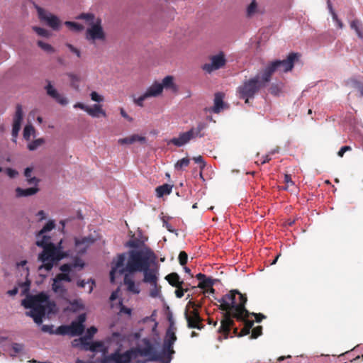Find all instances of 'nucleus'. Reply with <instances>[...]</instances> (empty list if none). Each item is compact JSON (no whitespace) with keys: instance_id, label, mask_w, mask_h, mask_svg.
Returning a JSON list of instances; mask_svg holds the SVG:
<instances>
[{"instance_id":"f257e3e1","label":"nucleus","mask_w":363,"mask_h":363,"mask_svg":"<svg viewBox=\"0 0 363 363\" xmlns=\"http://www.w3.org/2000/svg\"><path fill=\"white\" fill-rule=\"evenodd\" d=\"M125 272H143V281L156 286L158 269L155 253L148 247H143L139 250H131L128 252L118 255L116 259L113 260L110 272L111 282H114L115 274H123Z\"/></svg>"},{"instance_id":"f03ea898","label":"nucleus","mask_w":363,"mask_h":363,"mask_svg":"<svg viewBox=\"0 0 363 363\" xmlns=\"http://www.w3.org/2000/svg\"><path fill=\"white\" fill-rule=\"evenodd\" d=\"M55 228V220H49L43 228L35 234L37 238L35 244L43 248L38 257V261L42 263L38 267V270L44 269L45 272H50L55 264L73 255V251L68 248L67 242L60 240L57 245L51 242L50 236L46 233Z\"/></svg>"},{"instance_id":"7ed1b4c3","label":"nucleus","mask_w":363,"mask_h":363,"mask_svg":"<svg viewBox=\"0 0 363 363\" xmlns=\"http://www.w3.org/2000/svg\"><path fill=\"white\" fill-rule=\"evenodd\" d=\"M26 308H30V311L26 313L27 316L31 317L33 321L40 325L43 318L55 313L56 304L50 300V296L45 292H40L34 296H30L23 299L21 303Z\"/></svg>"},{"instance_id":"20e7f679","label":"nucleus","mask_w":363,"mask_h":363,"mask_svg":"<svg viewBox=\"0 0 363 363\" xmlns=\"http://www.w3.org/2000/svg\"><path fill=\"white\" fill-rule=\"evenodd\" d=\"M151 345L146 341L138 340L136 346L132 347L123 353L116 351L108 356V359L114 363H130L132 359L138 357H145V359H138L136 363H146L155 359Z\"/></svg>"},{"instance_id":"39448f33","label":"nucleus","mask_w":363,"mask_h":363,"mask_svg":"<svg viewBox=\"0 0 363 363\" xmlns=\"http://www.w3.org/2000/svg\"><path fill=\"white\" fill-rule=\"evenodd\" d=\"M218 301L221 303L220 308L225 311H232L234 318L242 320L250 315L245 308L247 298L237 290H232L225 294Z\"/></svg>"},{"instance_id":"423d86ee","label":"nucleus","mask_w":363,"mask_h":363,"mask_svg":"<svg viewBox=\"0 0 363 363\" xmlns=\"http://www.w3.org/2000/svg\"><path fill=\"white\" fill-rule=\"evenodd\" d=\"M176 332L166 331L162 348L160 352L156 350L155 343L150 337H143L142 341L146 340L152 347L155 359L153 361H159L161 363H170L172 360V354L174 353L173 345L177 341Z\"/></svg>"},{"instance_id":"0eeeda50","label":"nucleus","mask_w":363,"mask_h":363,"mask_svg":"<svg viewBox=\"0 0 363 363\" xmlns=\"http://www.w3.org/2000/svg\"><path fill=\"white\" fill-rule=\"evenodd\" d=\"M268 82H264L263 78H262V75L257 74L255 77L245 80L242 84L238 87V97L245 100V102L247 104L250 99H254L259 90Z\"/></svg>"},{"instance_id":"6e6552de","label":"nucleus","mask_w":363,"mask_h":363,"mask_svg":"<svg viewBox=\"0 0 363 363\" xmlns=\"http://www.w3.org/2000/svg\"><path fill=\"white\" fill-rule=\"evenodd\" d=\"M298 54L290 53L285 60H276L268 64L263 70L262 78L264 82H270L271 77L275 71L287 72L291 70L294 66V62L298 59Z\"/></svg>"},{"instance_id":"1a4fd4ad","label":"nucleus","mask_w":363,"mask_h":363,"mask_svg":"<svg viewBox=\"0 0 363 363\" xmlns=\"http://www.w3.org/2000/svg\"><path fill=\"white\" fill-rule=\"evenodd\" d=\"M85 35L86 39L91 43H94L96 40L104 41L106 40V34L100 18H96V20L87 28Z\"/></svg>"},{"instance_id":"9d476101","label":"nucleus","mask_w":363,"mask_h":363,"mask_svg":"<svg viewBox=\"0 0 363 363\" xmlns=\"http://www.w3.org/2000/svg\"><path fill=\"white\" fill-rule=\"evenodd\" d=\"M33 6L40 21L46 22L48 26L54 30H58L60 29V21L57 16L46 11L44 9L35 3Z\"/></svg>"},{"instance_id":"9b49d317","label":"nucleus","mask_w":363,"mask_h":363,"mask_svg":"<svg viewBox=\"0 0 363 363\" xmlns=\"http://www.w3.org/2000/svg\"><path fill=\"white\" fill-rule=\"evenodd\" d=\"M226 63V60L223 52H220L218 55L211 57V62L202 65L201 68L206 73L211 74L215 70L223 67Z\"/></svg>"},{"instance_id":"f8f14e48","label":"nucleus","mask_w":363,"mask_h":363,"mask_svg":"<svg viewBox=\"0 0 363 363\" xmlns=\"http://www.w3.org/2000/svg\"><path fill=\"white\" fill-rule=\"evenodd\" d=\"M84 330V325L72 321L69 325H61L56 330V334L69 335L72 337L82 335Z\"/></svg>"},{"instance_id":"ddd939ff","label":"nucleus","mask_w":363,"mask_h":363,"mask_svg":"<svg viewBox=\"0 0 363 363\" xmlns=\"http://www.w3.org/2000/svg\"><path fill=\"white\" fill-rule=\"evenodd\" d=\"M184 317L189 328H196L199 330L202 328V325L200 323L201 318L196 310L194 309L191 311H189V309L186 308L184 311Z\"/></svg>"},{"instance_id":"4468645a","label":"nucleus","mask_w":363,"mask_h":363,"mask_svg":"<svg viewBox=\"0 0 363 363\" xmlns=\"http://www.w3.org/2000/svg\"><path fill=\"white\" fill-rule=\"evenodd\" d=\"M194 139L195 138L193 130H189L188 131L180 133L178 137L172 138L167 142V144H172L177 147H180L188 144L189 141Z\"/></svg>"},{"instance_id":"2eb2a0df","label":"nucleus","mask_w":363,"mask_h":363,"mask_svg":"<svg viewBox=\"0 0 363 363\" xmlns=\"http://www.w3.org/2000/svg\"><path fill=\"white\" fill-rule=\"evenodd\" d=\"M94 240L90 237L74 238V247L78 255L86 252L88 248L94 243Z\"/></svg>"},{"instance_id":"dca6fc26","label":"nucleus","mask_w":363,"mask_h":363,"mask_svg":"<svg viewBox=\"0 0 363 363\" xmlns=\"http://www.w3.org/2000/svg\"><path fill=\"white\" fill-rule=\"evenodd\" d=\"M23 121V110L21 104L16 105V113L13 117V123L12 128V136L16 138L21 129V122Z\"/></svg>"},{"instance_id":"f3484780","label":"nucleus","mask_w":363,"mask_h":363,"mask_svg":"<svg viewBox=\"0 0 363 363\" xmlns=\"http://www.w3.org/2000/svg\"><path fill=\"white\" fill-rule=\"evenodd\" d=\"M48 95L54 99L57 103L61 105H67L68 104V100L67 98L60 95L57 89L52 85L50 81H48V84L45 87Z\"/></svg>"},{"instance_id":"a211bd4d","label":"nucleus","mask_w":363,"mask_h":363,"mask_svg":"<svg viewBox=\"0 0 363 363\" xmlns=\"http://www.w3.org/2000/svg\"><path fill=\"white\" fill-rule=\"evenodd\" d=\"M84 265L85 264L82 259L76 257L72 263L62 264L60 267V270L64 273H70L74 269H82Z\"/></svg>"},{"instance_id":"6ab92c4d","label":"nucleus","mask_w":363,"mask_h":363,"mask_svg":"<svg viewBox=\"0 0 363 363\" xmlns=\"http://www.w3.org/2000/svg\"><path fill=\"white\" fill-rule=\"evenodd\" d=\"M224 94L221 92H217L214 96V105L211 107L208 111L214 113H219L223 109H224L227 105L223 101Z\"/></svg>"},{"instance_id":"aec40b11","label":"nucleus","mask_w":363,"mask_h":363,"mask_svg":"<svg viewBox=\"0 0 363 363\" xmlns=\"http://www.w3.org/2000/svg\"><path fill=\"white\" fill-rule=\"evenodd\" d=\"M128 272H125L123 282L126 286L127 291L134 294H138L140 292V286L136 284L133 280V277L129 274Z\"/></svg>"},{"instance_id":"412c9836","label":"nucleus","mask_w":363,"mask_h":363,"mask_svg":"<svg viewBox=\"0 0 363 363\" xmlns=\"http://www.w3.org/2000/svg\"><path fill=\"white\" fill-rule=\"evenodd\" d=\"M232 317H234L232 311H225L223 315V319L221 321L220 326L219 328L220 332L228 333L230 330V327L233 324Z\"/></svg>"},{"instance_id":"4be33fe9","label":"nucleus","mask_w":363,"mask_h":363,"mask_svg":"<svg viewBox=\"0 0 363 363\" xmlns=\"http://www.w3.org/2000/svg\"><path fill=\"white\" fill-rule=\"evenodd\" d=\"M162 87L160 86V82H155L146 89L145 94L148 98L157 97L162 94Z\"/></svg>"},{"instance_id":"5701e85b","label":"nucleus","mask_w":363,"mask_h":363,"mask_svg":"<svg viewBox=\"0 0 363 363\" xmlns=\"http://www.w3.org/2000/svg\"><path fill=\"white\" fill-rule=\"evenodd\" d=\"M9 354L11 357H23L26 354L24 350V345L21 343L13 342L11 345V350L9 351Z\"/></svg>"},{"instance_id":"b1692460","label":"nucleus","mask_w":363,"mask_h":363,"mask_svg":"<svg viewBox=\"0 0 363 363\" xmlns=\"http://www.w3.org/2000/svg\"><path fill=\"white\" fill-rule=\"evenodd\" d=\"M118 142L121 145H129V144H133L135 142H138L140 143H145L146 138L144 136L138 135L137 134H133V135H130V137L120 138L118 140Z\"/></svg>"},{"instance_id":"393cba45","label":"nucleus","mask_w":363,"mask_h":363,"mask_svg":"<svg viewBox=\"0 0 363 363\" xmlns=\"http://www.w3.org/2000/svg\"><path fill=\"white\" fill-rule=\"evenodd\" d=\"M86 113L92 118H99L100 115L104 117L106 116L105 111L102 109L100 104H94L92 106H88Z\"/></svg>"},{"instance_id":"a878e982","label":"nucleus","mask_w":363,"mask_h":363,"mask_svg":"<svg viewBox=\"0 0 363 363\" xmlns=\"http://www.w3.org/2000/svg\"><path fill=\"white\" fill-rule=\"evenodd\" d=\"M39 191L38 186H34L33 187L22 189L21 187H17L16 189V196L17 197H26L29 196H32L35 194Z\"/></svg>"},{"instance_id":"bb28decb","label":"nucleus","mask_w":363,"mask_h":363,"mask_svg":"<svg viewBox=\"0 0 363 363\" xmlns=\"http://www.w3.org/2000/svg\"><path fill=\"white\" fill-rule=\"evenodd\" d=\"M165 279L171 286L174 287L181 286L184 284V281L181 280L179 274L175 272L168 274Z\"/></svg>"},{"instance_id":"cd10ccee","label":"nucleus","mask_w":363,"mask_h":363,"mask_svg":"<svg viewBox=\"0 0 363 363\" xmlns=\"http://www.w3.org/2000/svg\"><path fill=\"white\" fill-rule=\"evenodd\" d=\"M327 7L332 16L333 21L335 22V26L337 28L342 29L343 28L342 22L339 19L337 13L333 9L330 0H327Z\"/></svg>"},{"instance_id":"c85d7f7f","label":"nucleus","mask_w":363,"mask_h":363,"mask_svg":"<svg viewBox=\"0 0 363 363\" xmlns=\"http://www.w3.org/2000/svg\"><path fill=\"white\" fill-rule=\"evenodd\" d=\"M160 86L162 87V90L164 89H171L174 91L177 90V86L174 83V78L172 76L168 75L166 76L162 81Z\"/></svg>"},{"instance_id":"c756f323","label":"nucleus","mask_w":363,"mask_h":363,"mask_svg":"<svg viewBox=\"0 0 363 363\" xmlns=\"http://www.w3.org/2000/svg\"><path fill=\"white\" fill-rule=\"evenodd\" d=\"M33 167H28L24 170V175L26 178L27 182L29 184H33L34 186H38L39 183V179L35 177H32Z\"/></svg>"},{"instance_id":"7c9ffc66","label":"nucleus","mask_w":363,"mask_h":363,"mask_svg":"<svg viewBox=\"0 0 363 363\" xmlns=\"http://www.w3.org/2000/svg\"><path fill=\"white\" fill-rule=\"evenodd\" d=\"M172 186L169 184H164L156 188V196L158 198L162 197L164 195L169 194L172 191Z\"/></svg>"},{"instance_id":"2f4dec72","label":"nucleus","mask_w":363,"mask_h":363,"mask_svg":"<svg viewBox=\"0 0 363 363\" xmlns=\"http://www.w3.org/2000/svg\"><path fill=\"white\" fill-rule=\"evenodd\" d=\"M52 289L55 293L60 294H65L66 293V289L63 286L62 282L53 279V283L52 284Z\"/></svg>"},{"instance_id":"473e14b6","label":"nucleus","mask_w":363,"mask_h":363,"mask_svg":"<svg viewBox=\"0 0 363 363\" xmlns=\"http://www.w3.org/2000/svg\"><path fill=\"white\" fill-rule=\"evenodd\" d=\"M77 19L84 20L86 22L89 23V26L96 20L95 15L92 13H82L77 16Z\"/></svg>"},{"instance_id":"72a5a7b5","label":"nucleus","mask_w":363,"mask_h":363,"mask_svg":"<svg viewBox=\"0 0 363 363\" xmlns=\"http://www.w3.org/2000/svg\"><path fill=\"white\" fill-rule=\"evenodd\" d=\"M350 27L356 32L357 36L359 38L363 39V31L361 27V23L358 20H354L351 21Z\"/></svg>"},{"instance_id":"f704fd0d","label":"nucleus","mask_w":363,"mask_h":363,"mask_svg":"<svg viewBox=\"0 0 363 363\" xmlns=\"http://www.w3.org/2000/svg\"><path fill=\"white\" fill-rule=\"evenodd\" d=\"M94 281L92 279L85 281L83 279H79L77 281V285L79 288H84L86 284L89 285L88 293H91L94 289Z\"/></svg>"},{"instance_id":"c9c22d12","label":"nucleus","mask_w":363,"mask_h":363,"mask_svg":"<svg viewBox=\"0 0 363 363\" xmlns=\"http://www.w3.org/2000/svg\"><path fill=\"white\" fill-rule=\"evenodd\" d=\"M206 127V125L205 123H198V125L196 128H191L189 129V130H193L194 138H196L198 137L202 138L203 136V134H201V132L203 129H205Z\"/></svg>"},{"instance_id":"e433bc0d","label":"nucleus","mask_w":363,"mask_h":363,"mask_svg":"<svg viewBox=\"0 0 363 363\" xmlns=\"http://www.w3.org/2000/svg\"><path fill=\"white\" fill-rule=\"evenodd\" d=\"M65 25L69 28L70 30L74 32H80L84 30V26L78 23L73 21H65Z\"/></svg>"},{"instance_id":"4c0bfd02","label":"nucleus","mask_w":363,"mask_h":363,"mask_svg":"<svg viewBox=\"0 0 363 363\" xmlns=\"http://www.w3.org/2000/svg\"><path fill=\"white\" fill-rule=\"evenodd\" d=\"M104 349V344L100 341H93L91 342L89 347L86 348V351L96 352Z\"/></svg>"},{"instance_id":"58836bf2","label":"nucleus","mask_w":363,"mask_h":363,"mask_svg":"<svg viewBox=\"0 0 363 363\" xmlns=\"http://www.w3.org/2000/svg\"><path fill=\"white\" fill-rule=\"evenodd\" d=\"M109 340L115 342L117 345H121L125 340V337L121 333L114 332L109 337Z\"/></svg>"},{"instance_id":"ea45409f","label":"nucleus","mask_w":363,"mask_h":363,"mask_svg":"<svg viewBox=\"0 0 363 363\" xmlns=\"http://www.w3.org/2000/svg\"><path fill=\"white\" fill-rule=\"evenodd\" d=\"M44 143L45 140L43 138L36 139L28 145V149L30 151H34L40 147Z\"/></svg>"},{"instance_id":"a19ab883","label":"nucleus","mask_w":363,"mask_h":363,"mask_svg":"<svg viewBox=\"0 0 363 363\" xmlns=\"http://www.w3.org/2000/svg\"><path fill=\"white\" fill-rule=\"evenodd\" d=\"M33 30L39 35L43 38H49L51 36V33L48 31V30L38 27V26H33Z\"/></svg>"},{"instance_id":"79ce46f5","label":"nucleus","mask_w":363,"mask_h":363,"mask_svg":"<svg viewBox=\"0 0 363 363\" xmlns=\"http://www.w3.org/2000/svg\"><path fill=\"white\" fill-rule=\"evenodd\" d=\"M189 162L190 160L186 157L179 160L174 164V169L177 171L182 170L184 167H188Z\"/></svg>"},{"instance_id":"37998d69","label":"nucleus","mask_w":363,"mask_h":363,"mask_svg":"<svg viewBox=\"0 0 363 363\" xmlns=\"http://www.w3.org/2000/svg\"><path fill=\"white\" fill-rule=\"evenodd\" d=\"M35 133V129L32 125H26L23 129V138L26 140H29L30 136Z\"/></svg>"},{"instance_id":"c03bdc74","label":"nucleus","mask_w":363,"mask_h":363,"mask_svg":"<svg viewBox=\"0 0 363 363\" xmlns=\"http://www.w3.org/2000/svg\"><path fill=\"white\" fill-rule=\"evenodd\" d=\"M37 44L42 50L48 53H52L55 51L53 47L47 43L38 40Z\"/></svg>"},{"instance_id":"a18cd8bd","label":"nucleus","mask_w":363,"mask_h":363,"mask_svg":"<svg viewBox=\"0 0 363 363\" xmlns=\"http://www.w3.org/2000/svg\"><path fill=\"white\" fill-rule=\"evenodd\" d=\"M18 286L21 289V294L25 295L30 291V281L28 279H26L24 282L19 283Z\"/></svg>"},{"instance_id":"49530a36","label":"nucleus","mask_w":363,"mask_h":363,"mask_svg":"<svg viewBox=\"0 0 363 363\" xmlns=\"http://www.w3.org/2000/svg\"><path fill=\"white\" fill-rule=\"evenodd\" d=\"M167 320L169 323V326L167 329V331L176 332L177 329L175 326V321L171 312L167 314Z\"/></svg>"},{"instance_id":"de8ad7c7","label":"nucleus","mask_w":363,"mask_h":363,"mask_svg":"<svg viewBox=\"0 0 363 363\" xmlns=\"http://www.w3.org/2000/svg\"><path fill=\"white\" fill-rule=\"evenodd\" d=\"M215 279H213L210 277H206L201 282H199V287L200 288H206V287H211L214 284Z\"/></svg>"},{"instance_id":"09e8293b","label":"nucleus","mask_w":363,"mask_h":363,"mask_svg":"<svg viewBox=\"0 0 363 363\" xmlns=\"http://www.w3.org/2000/svg\"><path fill=\"white\" fill-rule=\"evenodd\" d=\"M69 274V273L62 272L61 274H57L54 279L59 281L60 282H62V281L70 282L72 281V279Z\"/></svg>"},{"instance_id":"8fccbe9b","label":"nucleus","mask_w":363,"mask_h":363,"mask_svg":"<svg viewBox=\"0 0 363 363\" xmlns=\"http://www.w3.org/2000/svg\"><path fill=\"white\" fill-rule=\"evenodd\" d=\"M67 75L71 80L72 86L77 89L79 88L78 82L79 81V77L77 74H74L73 73H69L67 74Z\"/></svg>"},{"instance_id":"3c124183","label":"nucleus","mask_w":363,"mask_h":363,"mask_svg":"<svg viewBox=\"0 0 363 363\" xmlns=\"http://www.w3.org/2000/svg\"><path fill=\"white\" fill-rule=\"evenodd\" d=\"M255 1L256 0H252L251 4L247 8V16L248 17H251L255 13L257 9V4Z\"/></svg>"},{"instance_id":"603ef678","label":"nucleus","mask_w":363,"mask_h":363,"mask_svg":"<svg viewBox=\"0 0 363 363\" xmlns=\"http://www.w3.org/2000/svg\"><path fill=\"white\" fill-rule=\"evenodd\" d=\"M97 328L95 326H91L86 330V332L83 337L87 339H91L93 336L96 333Z\"/></svg>"},{"instance_id":"864d4df0","label":"nucleus","mask_w":363,"mask_h":363,"mask_svg":"<svg viewBox=\"0 0 363 363\" xmlns=\"http://www.w3.org/2000/svg\"><path fill=\"white\" fill-rule=\"evenodd\" d=\"M148 99V97L146 96V94H145V92L141 94L139 97L138 98H135L133 99V101L134 103L138 106H140V107H143L144 106L143 104V101Z\"/></svg>"},{"instance_id":"5fc2aeb1","label":"nucleus","mask_w":363,"mask_h":363,"mask_svg":"<svg viewBox=\"0 0 363 363\" xmlns=\"http://www.w3.org/2000/svg\"><path fill=\"white\" fill-rule=\"evenodd\" d=\"M195 163L199 165L201 169H203L206 167V162L202 156L199 155L193 158Z\"/></svg>"},{"instance_id":"6e6d98bb","label":"nucleus","mask_w":363,"mask_h":363,"mask_svg":"<svg viewBox=\"0 0 363 363\" xmlns=\"http://www.w3.org/2000/svg\"><path fill=\"white\" fill-rule=\"evenodd\" d=\"M91 99L95 102L100 103L103 101V97L99 95L96 91H92L90 94Z\"/></svg>"},{"instance_id":"4d7b16f0","label":"nucleus","mask_w":363,"mask_h":363,"mask_svg":"<svg viewBox=\"0 0 363 363\" xmlns=\"http://www.w3.org/2000/svg\"><path fill=\"white\" fill-rule=\"evenodd\" d=\"M188 259L187 254L185 252H181L179 255V260L181 265L184 266L186 264Z\"/></svg>"},{"instance_id":"13d9d810","label":"nucleus","mask_w":363,"mask_h":363,"mask_svg":"<svg viewBox=\"0 0 363 363\" xmlns=\"http://www.w3.org/2000/svg\"><path fill=\"white\" fill-rule=\"evenodd\" d=\"M177 289L175 290V295L177 298H181L184 294V292H186L188 291V289H184L182 286L176 287Z\"/></svg>"},{"instance_id":"bf43d9fd","label":"nucleus","mask_w":363,"mask_h":363,"mask_svg":"<svg viewBox=\"0 0 363 363\" xmlns=\"http://www.w3.org/2000/svg\"><path fill=\"white\" fill-rule=\"evenodd\" d=\"M354 86L359 92L360 96H363V84L355 80L354 81Z\"/></svg>"},{"instance_id":"052dcab7","label":"nucleus","mask_w":363,"mask_h":363,"mask_svg":"<svg viewBox=\"0 0 363 363\" xmlns=\"http://www.w3.org/2000/svg\"><path fill=\"white\" fill-rule=\"evenodd\" d=\"M66 46L69 48V50L75 54L78 57H81V52H80V50L79 49L76 48L75 47H74L72 45H71L69 43H67Z\"/></svg>"},{"instance_id":"680f3d73","label":"nucleus","mask_w":363,"mask_h":363,"mask_svg":"<svg viewBox=\"0 0 363 363\" xmlns=\"http://www.w3.org/2000/svg\"><path fill=\"white\" fill-rule=\"evenodd\" d=\"M162 224H163V227L166 228L167 230L170 232V233H174L175 232V229L172 227V225L171 224H169L167 220L164 218H162Z\"/></svg>"},{"instance_id":"e2e57ef3","label":"nucleus","mask_w":363,"mask_h":363,"mask_svg":"<svg viewBox=\"0 0 363 363\" xmlns=\"http://www.w3.org/2000/svg\"><path fill=\"white\" fill-rule=\"evenodd\" d=\"M6 173L10 178H15L18 174V172L12 168H6Z\"/></svg>"},{"instance_id":"0e129e2a","label":"nucleus","mask_w":363,"mask_h":363,"mask_svg":"<svg viewBox=\"0 0 363 363\" xmlns=\"http://www.w3.org/2000/svg\"><path fill=\"white\" fill-rule=\"evenodd\" d=\"M120 313L130 315L132 313V309L123 306L122 303H121Z\"/></svg>"},{"instance_id":"69168bd1","label":"nucleus","mask_w":363,"mask_h":363,"mask_svg":"<svg viewBox=\"0 0 363 363\" xmlns=\"http://www.w3.org/2000/svg\"><path fill=\"white\" fill-rule=\"evenodd\" d=\"M262 327L258 326L255 328H254L252 331V337L253 338H257L258 336H259L262 334Z\"/></svg>"},{"instance_id":"338daca9","label":"nucleus","mask_w":363,"mask_h":363,"mask_svg":"<svg viewBox=\"0 0 363 363\" xmlns=\"http://www.w3.org/2000/svg\"><path fill=\"white\" fill-rule=\"evenodd\" d=\"M52 328L53 326L52 325H43L42 326V330L43 332L49 333L50 334L56 333V331H53Z\"/></svg>"},{"instance_id":"774afa93","label":"nucleus","mask_w":363,"mask_h":363,"mask_svg":"<svg viewBox=\"0 0 363 363\" xmlns=\"http://www.w3.org/2000/svg\"><path fill=\"white\" fill-rule=\"evenodd\" d=\"M125 245V247H130L135 248V250H138L137 248L138 247V242L136 240H130L127 242Z\"/></svg>"}]
</instances>
